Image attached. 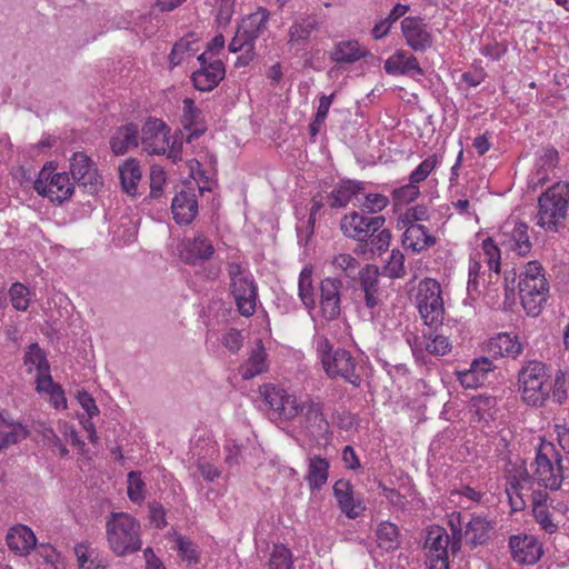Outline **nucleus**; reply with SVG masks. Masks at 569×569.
<instances>
[{
	"label": "nucleus",
	"instance_id": "f257e3e1",
	"mask_svg": "<svg viewBox=\"0 0 569 569\" xmlns=\"http://www.w3.org/2000/svg\"><path fill=\"white\" fill-rule=\"evenodd\" d=\"M259 395L276 421L298 426L317 436L329 431L330 425L325 413V405L319 398L309 395L302 397L274 383L260 386Z\"/></svg>",
	"mask_w": 569,
	"mask_h": 569
},
{
	"label": "nucleus",
	"instance_id": "f03ea898",
	"mask_svg": "<svg viewBox=\"0 0 569 569\" xmlns=\"http://www.w3.org/2000/svg\"><path fill=\"white\" fill-rule=\"evenodd\" d=\"M108 546L116 556H126L141 549L140 522L127 512H112L106 520Z\"/></svg>",
	"mask_w": 569,
	"mask_h": 569
},
{
	"label": "nucleus",
	"instance_id": "7ed1b4c3",
	"mask_svg": "<svg viewBox=\"0 0 569 569\" xmlns=\"http://www.w3.org/2000/svg\"><path fill=\"white\" fill-rule=\"evenodd\" d=\"M569 216V183L557 182L538 198L537 224L548 232H558Z\"/></svg>",
	"mask_w": 569,
	"mask_h": 569
},
{
	"label": "nucleus",
	"instance_id": "20e7f679",
	"mask_svg": "<svg viewBox=\"0 0 569 569\" xmlns=\"http://www.w3.org/2000/svg\"><path fill=\"white\" fill-rule=\"evenodd\" d=\"M520 302L527 315L538 316L549 297V283L542 264L529 261L519 276Z\"/></svg>",
	"mask_w": 569,
	"mask_h": 569
},
{
	"label": "nucleus",
	"instance_id": "39448f33",
	"mask_svg": "<svg viewBox=\"0 0 569 569\" xmlns=\"http://www.w3.org/2000/svg\"><path fill=\"white\" fill-rule=\"evenodd\" d=\"M317 353L330 379H342L353 387L361 385V377L357 372V361L349 351L341 348L333 349L332 343L326 337H320L317 340Z\"/></svg>",
	"mask_w": 569,
	"mask_h": 569
},
{
	"label": "nucleus",
	"instance_id": "423d86ee",
	"mask_svg": "<svg viewBox=\"0 0 569 569\" xmlns=\"http://www.w3.org/2000/svg\"><path fill=\"white\" fill-rule=\"evenodd\" d=\"M550 376L543 362L527 361L518 372V391L521 400L531 407H541L549 398Z\"/></svg>",
	"mask_w": 569,
	"mask_h": 569
},
{
	"label": "nucleus",
	"instance_id": "0eeeda50",
	"mask_svg": "<svg viewBox=\"0 0 569 569\" xmlns=\"http://www.w3.org/2000/svg\"><path fill=\"white\" fill-rule=\"evenodd\" d=\"M532 480L549 490H558L563 481L561 456L553 443L542 441L537 450Z\"/></svg>",
	"mask_w": 569,
	"mask_h": 569
},
{
	"label": "nucleus",
	"instance_id": "6e6552de",
	"mask_svg": "<svg viewBox=\"0 0 569 569\" xmlns=\"http://www.w3.org/2000/svg\"><path fill=\"white\" fill-rule=\"evenodd\" d=\"M532 516L540 529L552 535L559 530L569 507L556 500L545 490H533L531 495Z\"/></svg>",
	"mask_w": 569,
	"mask_h": 569
},
{
	"label": "nucleus",
	"instance_id": "1a4fd4ad",
	"mask_svg": "<svg viewBox=\"0 0 569 569\" xmlns=\"http://www.w3.org/2000/svg\"><path fill=\"white\" fill-rule=\"evenodd\" d=\"M440 283L431 278L420 281L416 295V305L421 318L428 326L442 322L445 315Z\"/></svg>",
	"mask_w": 569,
	"mask_h": 569
},
{
	"label": "nucleus",
	"instance_id": "9d476101",
	"mask_svg": "<svg viewBox=\"0 0 569 569\" xmlns=\"http://www.w3.org/2000/svg\"><path fill=\"white\" fill-rule=\"evenodd\" d=\"M33 188L38 194L58 204L69 200L74 191L73 182L67 172H53L48 167H43L39 172Z\"/></svg>",
	"mask_w": 569,
	"mask_h": 569
},
{
	"label": "nucleus",
	"instance_id": "9b49d317",
	"mask_svg": "<svg viewBox=\"0 0 569 569\" xmlns=\"http://www.w3.org/2000/svg\"><path fill=\"white\" fill-rule=\"evenodd\" d=\"M500 259V249L497 243L491 238L485 239L481 244V251L473 252L470 256L468 290H478L482 261L487 263L489 270L499 274Z\"/></svg>",
	"mask_w": 569,
	"mask_h": 569
},
{
	"label": "nucleus",
	"instance_id": "f8f14e48",
	"mask_svg": "<svg viewBox=\"0 0 569 569\" xmlns=\"http://www.w3.org/2000/svg\"><path fill=\"white\" fill-rule=\"evenodd\" d=\"M425 548L427 549L426 565L428 569H449L451 540L443 528L436 527L429 530Z\"/></svg>",
	"mask_w": 569,
	"mask_h": 569
},
{
	"label": "nucleus",
	"instance_id": "ddd939ff",
	"mask_svg": "<svg viewBox=\"0 0 569 569\" xmlns=\"http://www.w3.org/2000/svg\"><path fill=\"white\" fill-rule=\"evenodd\" d=\"M385 222L383 216L366 217L352 211L342 217L340 230L347 238L362 242L368 241V237L382 228Z\"/></svg>",
	"mask_w": 569,
	"mask_h": 569
},
{
	"label": "nucleus",
	"instance_id": "4468645a",
	"mask_svg": "<svg viewBox=\"0 0 569 569\" xmlns=\"http://www.w3.org/2000/svg\"><path fill=\"white\" fill-rule=\"evenodd\" d=\"M529 227L517 217H509L500 228V242L518 256H526L531 250V241L528 233Z\"/></svg>",
	"mask_w": 569,
	"mask_h": 569
},
{
	"label": "nucleus",
	"instance_id": "2eb2a0df",
	"mask_svg": "<svg viewBox=\"0 0 569 569\" xmlns=\"http://www.w3.org/2000/svg\"><path fill=\"white\" fill-rule=\"evenodd\" d=\"M70 172L73 180L89 193H96L102 187V177L96 163L84 152H74L70 160Z\"/></svg>",
	"mask_w": 569,
	"mask_h": 569
},
{
	"label": "nucleus",
	"instance_id": "dca6fc26",
	"mask_svg": "<svg viewBox=\"0 0 569 569\" xmlns=\"http://www.w3.org/2000/svg\"><path fill=\"white\" fill-rule=\"evenodd\" d=\"M400 24L406 44L415 52H426L433 46L432 33L423 18L405 17Z\"/></svg>",
	"mask_w": 569,
	"mask_h": 569
},
{
	"label": "nucleus",
	"instance_id": "f3484780",
	"mask_svg": "<svg viewBox=\"0 0 569 569\" xmlns=\"http://www.w3.org/2000/svg\"><path fill=\"white\" fill-rule=\"evenodd\" d=\"M169 128L160 119L148 118L141 129V144L149 154H164L169 143Z\"/></svg>",
	"mask_w": 569,
	"mask_h": 569
},
{
	"label": "nucleus",
	"instance_id": "a211bd4d",
	"mask_svg": "<svg viewBox=\"0 0 569 569\" xmlns=\"http://www.w3.org/2000/svg\"><path fill=\"white\" fill-rule=\"evenodd\" d=\"M509 548L512 559L527 566L537 563L543 553L541 542L532 535L511 536Z\"/></svg>",
	"mask_w": 569,
	"mask_h": 569
},
{
	"label": "nucleus",
	"instance_id": "6ab92c4d",
	"mask_svg": "<svg viewBox=\"0 0 569 569\" xmlns=\"http://www.w3.org/2000/svg\"><path fill=\"white\" fill-rule=\"evenodd\" d=\"M207 52L198 57L200 69L192 73V82L199 91H211L224 78L226 69L221 60L217 59L209 62L206 58Z\"/></svg>",
	"mask_w": 569,
	"mask_h": 569
},
{
	"label": "nucleus",
	"instance_id": "aec40b11",
	"mask_svg": "<svg viewBox=\"0 0 569 569\" xmlns=\"http://www.w3.org/2000/svg\"><path fill=\"white\" fill-rule=\"evenodd\" d=\"M230 291L234 298L238 311L244 317L254 313L258 299V287L253 277H247L236 282H230Z\"/></svg>",
	"mask_w": 569,
	"mask_h": 569
},
{
	"label": "nucleus",
	"instance_id": "412c9836",
	"mask_svg": "<svg viewBox=\"0 0 569 569\" xmlns=\"http://www.w3.org/2000/svg\"><path fill=\"white\" fill-rule=\"evenodd\" d=\"M360 288L365 296V305L368 309H377L383 301L385 292L380 286V273L377 266L367 264L360 272Z\"/></svg>",
	"mask_w": 569,
	"mask_h": 569
},
{
	"label": "nucleus",
	"instance_id": "4be33fe9",
	"mask_svg": "<svg viewBox=\"0 0 569 569\" xmlns=\"http://www.w3.org/2000/svg\"><path fill=\"white\" fill-rule=\"evenodd\" d=\"M340 289L341 281L338 279L326 278L320 283V311L327 321L335 320L340 315Z\"/></svg>",
	"mask_w": 569,
	"mask_h": 569
},
{
	"label": "nucleus",
	"instance_id": "5701e85b",
	"mask_svg": "<svg viewBox=\"0 0 569 569\" xmlns=\"http://www.w3.org/2000/svg\"><path fill=\"white\" fill-rule=\"evenodd\" d=\"M333 496L342 513L349 519L358 518L366 506L359 496H356L351 483L348 480L340 479L333 485Z\"/></svg>",
	"mask_w": 569,
	"mask_h": 569
},
{
	"label": "nucleus",
	"instance_id": "b1692460",
	"mask_svg": "<svg viewBox=\"0 0 569 569\" xmlns=\"http://www.w3.org/2000/svg\"><path fill=\"white\" fill-rule=\"evenodd\" d=\"M386 72L390 76H422L423 70L418 59L406 50H397L390 56L383 66Z\"/></svg>",
	"mask_w": 569,
	"mask_h": 569
},
{
	"label": "nucleus",
	"instance_id": "393cba45",
	"mask_svg": "<svg viewBox=\"0 0 569 569\" xmlns=\"http://www.w3.org/2000/svg\"><path fill=\"white\" fill-rule=\"evenodd\" d=\"M173 219L178 224H189L198 213V200L193 190L179 191L171 203Z\"/></svg>",
	"mask_w": 569,
	"mask_h": 569
},
{
	"label": "nucleus",
	"instance_id": "a878e982",
	"mask_svg": "<svg viewBox=\"0 0 569 569\" xmlns=\"http://www.w3.org/2000/svg\"><path fill=\"white\" fill-rule=\"evenodd\" d=\"M6 542L16 555L27 556L36 548L37 538L28 526L16 525L8 530Z\"/></svg>",
	"mask_w": 569,
	"mask_h": 569
},
{
	"label": "nucleus",
	"instance_id": "bb28decb",
	"mask_svg": "<svg viewBox=\"0 0 569 569\" xmlns=\"http://www.w3.org/2000/svg\"><path fill=\"white\" fill-rule=\"evenodd\" d=\"M559 153L551 146L543 147L536 161V170L531 173L529 184L532 188L545 184L549 181V173L557 167Z\"/></svg>",
	"mask_w": 569,
	"mask_h": 569
},
{
	"label": "nucleus",
	"instance_id": "cd10ccee",
	"mask_svg": "<svg viewBox=\"0 0 569 569\" xmlns=\"http://www.w3.org/2000/svg\"><path fill=\"white\" fill-rule=\"evenodd\" d=\"M402 244L415 253H419L436 244V237L422 224L406 226Z\"/></svg>",
	"mask_w": 569,
	"mask_h": 569
},
{
	"label": "nucleus",
	"instance_id": "c85d7f7f",
	"mask_svg": "<svg viewBox=\"0 0 569 569\" xmlns=\"http://www.w3.org/2000/svg\"><path fill=\"white\" fill-rule=\"evenodd\" d=\"M487 351L493 358L510 357L515 359L522 352V345L517 336L501 332L488 341Z\"/></svg>",
	"mask_w": 569,
	"mask_h": 569
},
{
	"label": "nucleus",
	"instance_id": "c756f323",
	"mask_svg": "<svg viewBox=\"0 0 569 569\" xmlns=\"http://www.w3.org/2000/svg\"><path fill=\"white\" fill-rule=\"evenodd\" d=\"M318 27L319 23L315 17H306L295 21L288 30V46L296 50L305 49L310 36Z\"/></svg>",
	"mask_w": 569,
	"mask_h": 569
},
{
	"label": "nucleus",
	"instance_id": "7c9ffc66",
	"mask_svg": "<svg viewBox=\"0 0 569 569\" xmlns=\"http://www.w3.org/2000/svg\"><path fill=\"white\" fill-rule=\"evenodd\" d=\"M138 144L139 129L132 122L118 127L110 138L111 150L117 156L127 153L131 148L138 147Z\"/></svg>",
	"mask_w": 569,
	"mask_h": 569
},
{
	"label": "nucleus",
	"instance_id": "2f4dec72",
	"mask_svg": "<svg viewBox=\"0 0 569 569\" xmlns=\"http://www.w3.org/2000/svg\"><path fill=\"white\" fill-rule=\"evenodd\" d=\"M214 252L213 244L203 234H198L188 240L181 249V258L189 264H194L199 260H208Z\"/></svg>",
	"mask_w": 569,
	"mask_h": 569
},
{
	"label": "nucleus",
	"instance_id": "473e14b6",
	"mask_svg": "<svg viewBox=\"0 0 569 569\" xmlns=\"http://www.w3.org/2000/svg\"><path fill=\"white\" fill-rule=\"evenodd\" d=\"M368 50L357 40H342L333 44L329 58L336 63H353L368 56Z\"/></svg>",
	"mask_w": 569,
	"mask_h": 569
},
{
	"label": "nucleus",
	"instance_id": "72a5a7b5",
	"mask_svg": "<svg viewBox=\"0 0 569 569\" xmlns=\"http://www.w3.org/2000/svg\"><path fill=\"white\" fill-rule=\"evenodd\" d=\"M363 190V183L355 180L340 181L329 193L328 202L331 208H345Z\"/></svg>",
	"mask_w": 569,
	"mask_h": 569
},
{
	"label": "nucleus",
	"instance_id": "f704fd0d",
	"mask_svg": "<svg viewBox=\"0 0 569 569\" xmlns=\"http://www.w3.org/2000/svg\"><path fill=\"white\" fill-rule=\"evenodd\" d=\"M270 12L266 8L259 7L254 12L242 18L237 28L256 42L267 30Z\"/></svg>",
	"mask_w": 569,
	"mask_h": 569
},
{
	"label": "nucleus",
	"instance_id": "c9c22d12",
	"mask_svg": "<svg viewBox=\"0 0 569 569\" xmlns=\"http://www.w3.org/2000/svg\"><path fill=\"white\" fill-rule=\"evenodd\" d=\"M29 431L21 423L9 419L8 412L0 411V451L10 445L26 439Z\"/></svg>",
	"mask_w": 569,
	"mask_h": 569
},
{
	"label": "nucleus",
	"instance_id": "e433bc0d",
	"mask_svg": "<svg viewBox=\"0 0 569 569\" xmlns=\"http://www.w3.org/2000/svg\"><path fill=\"white\" fill-rule=\"evenodd\" d=\"M228 49L232 53L242 51L237 57L234 62L236 67L248 66L256 57V42H253L249 36L244 34L240 29L237 28L233 38L231 39Z\"/></svg>",
	"mask_w": 569,
	"mask_h": 569
},
{
	"label": "nucleus",
	"instance_id": "4c0bfd02",
	"mask_svg": "<svg viewBox=\"0 0 569 569\" xmlns=\"http://www.w3.org/2000/svg\"><path fill=\"white\" fill-rule=\"evenodd\" d=\"M527 476L526 469H519L517 470V475L509 477L507 480L506 493L512 511H520L526 506L521 491L527 483Z\"/></svg>",
	"mask_w": 569,
	"mask_h": 569
},
{
	"label": "nucleus",
	"instance_id": "58836bf2",
	"mask_svg": "<svg viewBox=\"0 0 569 569\" xmlns=\"http://www.w3.org/2000/svg\"><path fill=\"white\" fill-rule=\"evenodd\" d=\"M329 467V461L320 456H313L309 459L305 479L311 490H319L327 483Z\"/></svg>",
	"mask_w": 569,
	"mask_h": 569
},
{
	"label": "nucleus",
	"instance_id": "ea45409f",
	"mask_svg": "<svg viewBox=\"0 0 569 569\" xmlns=\"http://www.w3.org/2000/svg\"><path fill=\"white\" fill-rule=\"evenodd\" d=\"M491 529L490 521L480 516L472 517L467 523L463 537L466 542L471 546L485 543L489 538Z\"/></svg>",
	"mask_w": 569,
	"mask_h": 569
},
{
	"label": "nucleus",
	"instance_id": "a19ab883",
	"mask_svg": "<svg viewBox=\"0 0 569 569\" xmlns=\"http://www.w3.org/2000/svg\"><path fill=\"white\" fill-rule=\"evenodd\" d=\"M119 176L123 190L128 194H136L138 182L142 177L139 162L132 158L128 159L123 164L119 167Z\"/></svg>",
	"mask_w": 569,
	"mask_h": 569
},
{
	"label": "nucleus",
	"instance_id": "79ce46f5",
	"mask_svg": "<svg viewBox=\"0 0 569 569\" xmlns=\"http://www.w3.org/2000/svg\"><path fill=\"white\" fill-rule=\"evenodd\" d=\"M268 370L267 353L260 343L251 351L248 361L240 369L243 379L249 380Z\"/></svg>",
	"mask_w": 569,
	"mask_h": 569
},
{
	"label": "nucleus",
	"instance_id": "37998d69",
	"mask_svg": "<svg viewBox=\"0 0 569 569\" xmlns=\"http://www.w3.org/2000/svg\"><path fill=\"white\" fill-rule=\"evenodd\" d=\"M377 545L385 551H391L399 547V529L390 521H382L376 530Z\"/></svg>",
	"mask_w": 569,
	"mask_h": 569
},
{
	"label": "nucleus",
	"instance_id": "c03bdc74",
	"mask_svg": "<svg viewBox=\"0 0 569 569\" xmlns=\"http://www.w3.org/2000/svg\"><path fill=\"white\" fill-rule=\"evenodd\" d=\"M298 290L299 298L303 306L306 307V309H308L309 311L313 310L316 308V299L312 287L311 269L303 268L302 271L300 272Z\"/></svg>",
	"mask_w": 569,
	"mask_h": 569
},
{
	"label": "nucleus",
	"instance_id": "a18cd8bd",
	"mask_svg": "<svg viewBox=\"0 0 569 569\" xmlns=\"http://www.w3.org/2000/svg\"><path fill=\"white\" fill-rule=\"evenodd\" d=\"M200 117L201 111L196 106L194 101L190 98H186L183 100V116H182V122L186 128L196 127V129L191 132L190 137H199L206 130L203 126L198 128L197 126L200 124Z\"/></svg>",
	"mask_w": 569,
	"mask_h": 569
},
{
	"label": "nucleus",
	"instance_id": "49530a36",
	"mask_svg": "<svg viewBox=\"0 0 569 569\" xmlns=\"http://www.w3.org/2000/svg\"><path fill=\"white\" fill-rule=\"evenodd\" d=\"M442 154L432 153L422 160L418 167L410 173L409 181L420 184L430 173L440 164Z\"/></svg>",
	"mask_w": 569,
	"mask_h": 569
},
{
	"label": "nucleus",
	"instance_id": "de8ad7c7",
	"mask_svg": "<svg viewBox=\"0 0 569 569\" xmlns=\"http://www.w3.org/2000/svg\"><path fill=\"white\" fill-rule=\"evenodd\" d=\"M269 569H292V553L284 545H274L269 558Z\"/></svg>",
	"mask_w": 569,
	"mask_h": 569
},
{
	"label": "nucleus",
	"instance_id": "09e8293b",
	"mask_svg": "<svg viewBox=\"0 0 569 569\" xmlns=\"http://www.w3.org/2000/svg\"><path fill=\"white\" fill-rule=\"evenodd\" d=\"M9 297L11 305L16 310L26 311L32 299V293L28 287L20 282H16L9 289Z\"/></svg>",
	"mask_w": 569,
	"mask_h": 569
},
{
	"label": "nucleus",
	"instance_id": "8fccbe9b",
	"mask_svg": "<svg viewBox=\"0 0 569 569\" xmlns=\"http://www.w3.org/2000/svg\"><path fill=\"white\" fill-rule=\"evenodd\" d=\"M428 218V208L425 204H417L408 208L403 213L399 216L397 227L402 229L406 226L419 224L418 222L426 221Z\"/></svg>",
	"mask_w": 569,
	"mask_h": 569
},
{
	"label": "nucleus",
	"instance_id": "3c124183",
	"mask_svg": "<svg viewBox=\"0 0 569 569\" xmlns=\"http://www.w3.org/2000/svg\"><path fill=\"white\" fill-rule=\"evenodd\" d=\"M144 488L140 472L130 471L127 475V493L131 502L140 505L144 500Z\"/></svg>",
	"mask_w": 569,
	"mask_h": 569
},
{
	"label": "nucleus",
	"instance_id": "603ef678",
	"mask_svg": "<svg viewBox=\"0 0 569 569\" xmlns=\"http://www.w3.org/2000/svg\"><path fill=\"white\" fill-rule=\"evenodd\" d=\"M420 196L419 184L410 182L392 191V200L396 207L409 204Z\"/></svg>",
	"mask_w": 569,
	"mask_h": 569
},
{
	"label": "nucleus",
	"instance_id": "864d4df0",
	"mask_svg": "<svg viewBox=\"0 0 569 569\" xmlns=\"http://www.w3.org/2000/svg\"><path fill=\"white\" fill-rule=\"evenodd\" d=\"M383 272L391 279L403 278L406 276L405 256L399 249H393L387 260Z\"/></svg>",
	"mask_w": 569,
	"mask_h": 569
},
{
	"label": "nucleus",
	"instance_id": "5fc2aeb1",
	"mask_svg": "<svg viewBox=\"0 0 569 569\" xmlns=\"http://www.w3.org/2000/svg\"><path fill=\"white\" fill-rule=\"evenodd\" d=\"M448 525L451 530V555L455 556L461 548L463 537V521L460 512L449 515Z\"/></svg>",
	"mask_w": 569,
	"mask_h": 569
},
{
	"label": "nucleus",
	"instance_id": "6e6d98bb",
	"mask_svg": "<svg viewBox=\"0 0 569 569\" xmlns=\"http://www.w3.org/2000/svg\"><path fill=\"white\" fill-rule=\"evenodd\" d=\"M368 240L370 252L380 256L386 252L390 246L391 232L382 227L377 232H372V234L368 237Z\"/></svg>",
	"mask_w": 569,
	"mask_h": 569
},
{
	"label": "nucleus",
	"instance_id": "4d7b16f0",
	"mask_svg": "<svg viewBox=\"0 0 569 569\" xmlns=\"http://www.w3.org/2000/svg\"><path fill=\"white\" fill-rule=\"evenodd\" d=\"M74 553L77 556L79 569H104L100 561L91 558L92 552L88 543L81 542L76 545Z\"/></svg>",
	"mask_w": 569,
	"mask_h": 569
},
{
	"label": "nucleus",
	"instance_id": "13d9d810",
	"mask_svg": "<svg viewBox=\"0 0 569 569\" xmlns=\"http://www.w3.org/2000/svg\"><path fill=\"white\" fill-rule=\"evenodd\" d=\"M336 269L342 271L346 277L352 278L358 272L360 263L349 253H339L332 261Z\"/></svg>",
	"mask_w": 569,
	"mask_h": 569
},
{
	"label": "nucleus",
	"instance_id": "bf43d9fd",
	"mask_svg": "<svg viewBox=\"0 0 569 569\" xmlns=\"http://www.w3.org/2000/svg\"><path fill=\"white\" fill-rule=\"evenodd\" d=\"M451 342L443 335H430L426 342V350L433 356H445L451 351Z\"/></svg>",
	"mask_w": 569,
	"mask_h": 569
},
{
	"label": "nucleus",
	"instance_id": "052dcab7",
	"mask_svg": "<svg viewBox=\"0 0 569 569\" xmlns=\"http://www.w3.org/2000/svg\"><path fill=\"white\" fill-rule=\"evenodd\" d=\"M177 546L179 556L189 566L197 565L199 562L198 547L189 539L179 537L177 539Z\"/></svg>",
	"mask_w": 569,
	"mask_h": 569
},
{
	"label": "nucleus",
	"instance_id": "680f3d73",
	"mask_svg": "<svg viewBox=\"0 0 569 569\" xmlns=\"http://www.w3.org/2000/svg\"><path fill=\"white\" fill-rule=\"evenodd\" d=\"M217 8L216 22L219 27H227L233 17L236 0H213Z\"/></svg>",
	"mask_w": 569,
	"mask_h": 569
},
{
	"label": "nucleus",
	"instance_id": "e2e57ef3",
	"mask_svg": "<svg viewBox=\"0 0 569 569\" xmlns=\"http://www.w3.org/2000/svg\"><path fill=\"white\" fill-rule=\"evenodd\" d=\"M24 362L26 365H33L37 369V372L46 373V371H49L48 360L43 355L42 350L36 343L31 345L29 350L27 351Z\"/></svg>",
	"mask_w": 569,
	"mask_h": 569
},
{
	"label": "nucleus",
	"instance_id": "0e129e2a",
	"mask_svg": "<svg viewBox=\"0 0 569 569\" xmlns=\"http://www.w3.org/2000/svg\"><path fill=\"white\" fill-rule=\"evenodd\" d=\"M192 42L187 39H181L176 42L171 49L169 59L172 67L179 66L184 61L186 57L191 56Z\"/></svg>",
	"mask_w": 569,
	"mask_h": 569
},
{
	"label": "nucleus",
	"instance_id": "69168bd1",
	"mask_svg": "<svg viewBox=\"0 0 569 569\" xmlns=\"http://www.w3.org/2000/svg\"><path fill=\"white\" fill-rule=\"evenodd\" d=\"M497 401L491 396H478L472 398V407L480 419L487 416L492 417V410L496 408Z\"/></svg>",
	"mask_w": 569,
	"mask_h": 569
},
{
	"label": "nucleus",
	"instance_id": "338daca9",
	"mask_svg": "<svg viewBox=\"0 0 569 569\" xmlns=\"http://www.w3.org/2000/svg\"><path fill=\"white\" fill-rule=\"evenodd\" d=\"M389 204L388 197L381 193H368L365 196V200L359 204L362 210L368 212H379Z\"/></svg>",
	"mask_w": 569,
	"mask_h": 569
},
{
	"label": "nucleus",
	"instance_id": "774afa93",
	"mask_svg": "<svg viewBox=\"0 0 569 569\" xmlns=\"http://www.w3.org/2000/svg\"><path fill=\"white\" fill-rule=\"evenodd\" d=\"M458 381L466 389H476L483 385V379H481L472 368H469L463 371L457 372Z\"/></svg>",
	"mask_w": 569,
	"mask_h": 569
}]
</instances>
